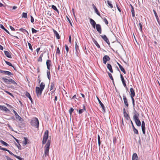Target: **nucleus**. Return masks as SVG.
<instances>
[{"mask_svg":"<svg viewBox=\"0 0 160 160\" xmlns=\"http://www.w3.org/2000/svg\"><path fill=\"white\" fill-rule=\"evenodd\" d=\"M50 144L51 140L50 139H48L44 147V154L43 155V157L44 156L45 157H46L48 155Z\"/></svg>","mask_w":160,"mask_h":160,"instance_id":"1","label":"nucleus"},{"mask_svg":"<svg viewBox=\"0 0 160 160\" xmlns=\"http://www.w3.org/2000/svg\"><path fill=\"white\" fill-rule=\"evenodd\" d=\"M134 115L133 116V119L136 124L138 127H140L141 125V122L139 120L138 116L139 114H136L137 112L136 111H135Z\"/></svg>","mask_w":160,"mask_h":160,"instance_id":"2","label":"nucleus"},{"mask_svg":"<svg viewBox=\"0 0 160 160\" xmlns=\"http://www.w3.org/2000/svg\"><path fill=\"white\" fill-rule=\"evenodd\" d=\"M30 123L32 126L37 128H38L39 122L37 118H35L32 119L30 122Z\"/></svg>","mask_w":160,"mask_h":160,"instance_id":"3","label":"nucleus"},{"mask_svg":"<svg viewBox=\"0 0 160 160\" xmlns=\"http://www.w3.org/2000/svg\"><path fill=\"white\" fill-rule=\"evenodd\" d=\"M48 130H46L44 132L42 141V144L43 145L45 144L47 140L48 137Z\"/></svg>","mask_w":160,"mask_h":160,"instance_id":"4","label":"nucleus"},{"mask_svg":"<svg viewBox=\"0 0 160 160\" xmlns=\"http://www.w3.org/2000/svg\"><path fill=\"white\" fill-rule=\"evenodd\" d=\"M0 72L4 75H7L11 76L12 75H13V73H11L10 72L8 71H4L0 69Z\"/></svg>","mask_w":160,"mask_h":160,"instance_id":"5","label":"nucleus"},{"mask_svg":"<svg viewBox=\"0 0 160 160\" xmlns=\"http://www.w3.org/2000/svg\"><path fill=\"white\" fill-rule=\"evenodd\" d=\"M36 89L37 96L38 97H39L41 96L43 90L39 88L38 87H37L36 88Z\"/></svg>","mask_w":160,"mask_h":160,"instance_id":"6","label":"nucleus"},{"mask_svg":"<svg viewBox=\"0 0 160 160\" xmlns=\"http://www.w3.org/2000/svg\"><path fill=\"white\" fill-rule=\"evenodd\" d=\"M13 112L15 115L16 119H17L19 121H22L23 120L18 114V113L14 110H13Z\"/></svg>","mask_w":160,"mask_h":160,"instance_id":"7","label":"nucleus"},{"mask_svg":"<svg viewBox=\"0 0 160 160\" xmlns=\"http://www.w3.org/2000/svg\"><path fill=\"white\" fill-rule=\"evenodd\" d=\"M103 62L104 64H106L107 61L110 60V58L108 55H105L103 58Z\"/></svg>","mask_w":160,"mask_h":160,"instance_id":"8","label":"nucleus"},{"mask_svg":"<svg viewBox=\"0 0 160 160\" xmlns=\"http://www.w3.org/2000/svg\"><path fill=\"white\" fill-rule=\"evenodd\" d=\"M101 37L103 39V40L109 45H110V43L109 42V41L108 38H107L106 36L105 35H100Z\"/></svg>","mask_w":160,"mask_h":160,"instance_id":"9","label":"nucleus"},{"mask_svg":"<svg viewBox=\"0 0 160 160\" xmlns=\"http://www.w3.org/2000/svg\"><path fill=\"white\" fill-rule=\"evenodd\" d=\"M141 127L142 133L143 134L145 135V123L144 121H142V122Z\"/></svg>","mask_w":160,"mask_h":160,"instance_id":"10","label":"nucleus"},{"mask_svg":"<svg viewBox=\"0 0 160 160\" xmlns=\"http://www.w3.org/2000/svg\"><path fill=\"white\" fill-rule=\"evenodd\" d=\"M123 98L125 105L126 107H128L129 105L128 103V99L124 94H123Z\"/></svg>","mask_w":160,"mask_h":160,"instance_id":"11","label":"nucleus"},{"mask_svg":"<svg viewBox=\"0 0 160 160\" xmlns=\"http://www.w3.org/2000/svg\"><path fill=\"white\" fill-rule=\"evenodd\" d=\"M131 123L132 126V127L133 130V131L134 133L136 134H138L139 133H138V130L135 128V127L133 125V124L131 120Z\"/></svg>","mask_w":160,"mask_h":160,"instance_id":"12","label":"nucleus"},{"mask_svg":"<svg viewBox=\"0 0 160 160\" xmlns=\"http://www.w3.org/2000/svg\"><path fill=\"white\" fill-rule=\"evenodd\" d=\"M96 28L97 31L100 34L102 33V29L101 25L99 24H97L96 25Z\"/></svg>","mask_w":160,"mask_h":160,"instance_id":"13","label":"nucleus"},{"mask_svg":"<svg viewBox=\"0 0 160 160\" xmlns=\"http://www.w3.org/2000/svg\"><path fill=\"white\" fill-rule=\"evenodd\" d=\"M97 98L98 101V102H99V104L100 105L101 107L102 108L103 111V112H105V107L104 105L102 102L99 99V98L98 97H97Z\"/></svg>","mask_w":160,"mask_h":160,"instance_id":"14","label":"nucleus"},{"mask_svg":"<svg viewBox=\"0 0 160 160\" xmlns=\"http://www.w3.org/2000/svg\"><path fill=\"white\" fill-rule=\"evenodd\" d=\"M46 65L48 70H50V67L51 64V61L50 60H47L46 61Z\"/></svg>","mask_w":160,"mask_h":160,"instance_id":"15","label":"nucleus"},{"mask_svg":"<svg viewBox=\"0 0 160 160\" xmlns=\"http://www.w3.org/2000/svg\"><path fill=\"white\" fill-rule=\"evenodd\" d=\"M92 6L94 10L96 13H97V14L99 16L101 17L100 13H99V12L98 11V10L97 9V8H96L95 6L94 5V4H92Z\"/></svg>","mask_w":160,"mask_h":160,"instance_id":"16","label":"nucleus"},{"mask_svg":"<svg viewBox=\"0 0 160 160\" xmlns=\"http://www.w3.org/2000/svg\"><path fill=\"white\" fill-rule=\"evenodd\" d=\"M90 22L91 24L92 25L93 27L95 28V25H97L95 21L92 18H90Z\"/></svg>","mask_w":160,"mask_h":160,"instance_id":"17","label":"nucleus"},{"mask_svg":"<svg viewBox=\"0 0 160 160\" xmlns=\"http://www.w3.org/2000/svg\"><path fill=\"white\" fill-rule=\"evenodd\" d=\"M5 55L6 56L10 58H12V57L11 55V52L7 51H4Z\"/></svg>","mask_w":160,"mask_h":160,"instance_id":"18","label":"nucleus"},{"mask_svg":"<svg viewBox=\"0 0 160 160\" xmlns=\"http://www.w3.org/2000/svg\"><path fill=\"white\" fill-rule=\"evenodd\" d=\"M130 96L131 97H134L135 96V92L132 88H131L130 89Z\"/></svg>","mask_w":160,"mask_h":160,"instance_id":"19","label":"nucleus"},{"mask_svg":"<svg viewBox=\"0 0 160 160\" xmlns=\"http://www.w3.org/2000/svg\"><path fill=\"white\" fill-rule=\"evenodd\" d=\"M53 32L54 35H55L57 38L59 39L60 38V36H59L58 33L55 30L53 29Z\"/></svg>","mask_w":160,"mask_h":160,"instance_id":"20","label":"nucleus"},{"mask_svg":"<svg viewBox=\"0 0 160 160\" xmlns=\"http://www.w3.org/2000/svg\"><path fill=\"white\" fill-rule=\"evenodd\" d=\"M107 67L108 69L111 73L113 72V70L112 68V67L111 64L109 63H108L107 65Z\"/></svg>","mask_w":160,"mask_h":160,"instance_id":"21","label":"nucleus"},{"mask_svg":"<svg viewBox=\"0 0 160 160\" xmlns=\"http://www.w3.org/2000/svg\"><path fill=\"white\" fill-rule=\"evenodd\" d=\"M120 78H121V79L122 81V83H123V86H124V87H126V84L125 82V81L124 80V78H123V76L121 74H120Z\"/></svg>","mask_w":160,"mask_h":160,"instance_id":"22","label":"nucleus"},{"mask_svg":"<svg viewBox=\"0 0 160 160\" xmlns=\"http://www.w3.org/2000/svg\"><path fill=\"white\" fill-rule=\"evenodd\" d=\"M2 79L3 80L4 82L7 84H9V79H8L4 77L2 78Z\"/></svg>","mask_w":160,"mask_h":160,"instance_id":"23","label":"nucleus"},{"mask_svg":"<svg viewBox=\"0 0 160 160\" xmlns=\"http://www.w3.org/2000/svg\"><path fill=\"white\" fill-rule=\"evenodd\" d=\"M138 157L136 153L133 154L132 156V160H137Z\"/></svg>","mask_w":160,"mask_h":160,"instance_id":"24","label":"nucleus"},{"mask_svg":"<svg viewBox=\"0 0 160 160\" xmlns=\"http://www.w3.org/2000/svg\"><path fill=\"white\" fill-rule=\"evenodd\" d=\"M0 27L1 28L3 29L5 31L8 33L11 36H12L10 33L4 27L2 24H0Z\"/></svg>","mask_w":160,"mask_h":160,"instance_id":"25","label":"nucleus"},{"mask_svg":"<svg viewBox=\"0 0 160 160\" xmlns=\"http://www.w3.org/2000/svg\"><path fill=\"white\" fill-rule=\"evenodd\" d=\"M26 96L28 97L29 99L32 102V99L31 96V95L29 93L27 92L26 94Z\"/></svg>","mask_w":160,"mask_h":160,"instance_id":"26","label":"nucleus"},{"mask_svg":"<svg viewBox=\"0 0 160 160\" xmlns=\"http://www.w3.org/2000/svg\"><path fill=\"white\" fill-rule=\"evenodd\" d=\"M45 84L43 82H42L40 85V87H39V88L41 89H42V90H43L45 88Z\"/></svg>","mask_w":160,"mask_h":160,"instance_id":"27","label":"nucleus"},{"mask_svg":"<svg viewBox=\"0 0 160 160\" xmlns=\"http://www.w3.org/2000/svg\"><path fill=\"white\" fill-rule=\"evenodd\" d=\"M92 41L97 47L98 48H100V46L99 45L97 41L94 38H92Z\"/></svg>","mask_w":160,"mask_h":160,"instance_id":"28","label":"nucleus"},{"mask_svg":"<svg viewBox=\"0 0 160 160\" xmlns=\"http://www.w3.org/2000/svg\"><path fill=\"white\" fill-rule=\"evenodd\" d=\"M124 116L126 119L127 120H129V119L130 118V117L129 115L127 113H124Z\"/></svg>","mask_w":160,"mask_h":160,"instance_id":"29","label":"nucleus"},{"mask_svg":"<svg viewBox=\"0 0 160 160\" xmlns=\"http://www.w3.org/2000/svg\"><path fill=\"white\" fill-rule=\"evenodd\" d=\"M11 83L13 84L14 85H17V84L16 82L14 80L12 79L11 78L9 79V84H11Z\"/></svg>","mask_w":160,"mask_h":160,"instance_id":"30","label":"nucleus"},{"mask_svg":"<svg viewBox=\"0 0 160 160\" xmlns=\"http://www.w3.org/2000/svg\"><path fill=\"white\" fill-rule=\"evenodd\" d=\"M4 61H5V63H6V64L7 65H8V66L12 67L15 70H16V69L12 65V63H11L10 62H8L5 61V60H4Z\"/></svg>","mask_w":160,"mask_h":160,"instance_id":"31","label":"nucleus"},{"mask_svg":"<svg viewBox=\"0 0 160 160\" xmlns=\"http://www.w3.org/2000/svg\"><path fill=\"white\" fill-rule=\"evenodd\" d=\"M47 77L49 79V80H50L51 79V76H50V70H47Z\"/></svg>","mask_w":160,"mask_h":160,"instance_id":"32","label":"nucleus"},{"mask_svg":"<svg viewBox=\"0 0 160 160\" xmlns=\"http://www.w3.org/2000/svg\"><path fill=\"white\" fill-rule=\"evenodd\" d=\"M19 31L24 33H25V32H26L27 33L28 35L29 34L28 32V31L25 29H24L23 28H20L19 29Z\"/></svg>","mask_w":160,"mask_h":160,"instance_id":"33","label":"nucleus"},{"mask_svg":"<svg viewBox=\"0 0 160 160\" xmlns=\"http://www.w3.org/2000/svg\"><path fill=\"white\" fill-rule=\"evenodd\" d=\"M98 142L99 146V148H100V147L101 144V141H100V137L99 135H98Z\"/></svg>","mask_w":160,"mask_h":160,"instance_id":"34","label":"nucleus"},{"mask_svg":"<svg viewBox=\"0 0 160 160\" xmlns=\"http://www.w3.org/2000/svg\"><path fill=\"white\" fill-rule=\"evenodd\" d=\"M131 7H132V9H131V12L132 13V16L133 17H135V12H134V8L131 5Z\"/></svg>","mask_w":160,"mask_h":160,"instance_id":"35","label":"nucleus"},{"mask_svg":"<svg viewBox=\"0 0 160 160\" xmlns=\"http://www.w3.org/2000/svg\"><path fill=\"white\" fill-rule=\"evenodd\" d=\"M22 18H27V12H23L22 14Z\"/></svg>","mask_w":160,"mask_h":160,"instance_id":"36","label":"nucleus"},{"mask_svg":"<svg viewBox=\"0 0 160 160\" xmlns=\"http://www.w3.org/2000/svg\"><path fill=\"white\" fill-rule=\"evenodd\" d=\"M107 3L108 6L111 8H113V5L112 4L111 2L109 1L108 0L107 1Z\"/></svg>","mask_w":160,"mask_h":160,"instance_id":"37","label":"nucleus"},{"mask_svg":"<svg viewBox=\"0 0 160 160\" xmlns=\"http://www.w3.org/2000/svg\"><path fill=\"white\" fill-rule=\"evenodd\" d=\"M24 140L23 141V144L24 145H26L27 144V141L28 139L27 138L24 137Z\"/></svg>","mask_w":160,"mask_h":160,"instance_id":"38","label":"nucleus"},{"mask_svg":"<svg viewBox=\"0 0 160 160\" xmlns=\"http://www.w3.org/2000/svg\"><path fill=\"white\" fill-rule=\"evenodd\" d=\"M0 142L5 146H9V145L8 143H7L6 142H4V141H3L2 140H0Z\"/></svg>","mask_w":160,"mask_h":160,"instance_id":"39","label":"nucleus"},{"mask_svg":"<svg viewBox=\"0 0 160 160\" xmlns=\"http://www.w3.org/2000/svg\"><path fill=\"white\" fill-rule=\"evenodd\" d=\"M120 69L123 72L124 74H126V72L124 70V69L123 68L122 66H120Z\"/></svg>","mask_w":160,"mask_h":160,"instance_id":"40","label":"nucleus"},{"mask_svg":"<svg viewBox=\"0 0 160 160\" xmlns=\"http://www.w3.org/2000/svg\"><path fill=\"white\" fill-rule=\"evenodd\" d=\"M108 75L110 78L112 80L113 82L114 81L113 79V77L112 76V74L109 73V72H108Z\"/></svg>","mask_w":160,"mask_h":160,"instance_id":"41","label":"nucleus"},{"mask_svg":"<svg viewBox=\"0 0 160 160\" xmlns=\"http://www.w3.org/2000/svg\"><path fill=\"white\" fill-rule=\"evenodd\" d=\"M28 44L29 47V48L30 49L31 51L32 52L33 50L32 48V46L31 43L29 42H28Z\"/></svg>","mask_w":160,"mask_h":160,"instance_id":"42","label":"nucleus"},{"mask_svg":"<svg viewBox=\"0 0 160 160\" xmlns=\"http://www.w3.org/2000/svg\"><path fill=\"white\" fill-rule=\"evenodd\" d=\"M2 110L6 112L9 111V110L7 108L4 106H3Z\"/></svg>","mask_w":160,"mask_h":160,"instance_id":"43","label":"nucleus"},{"mask_svg":"<svg viewBox=\"0 0 160 160\" xmlns=\"http://www.w3.org/2000/svg\"><path fill=\"white\" fill-rule=\"evenodd\" d=\"M18 144H17L16 143H15V144L17 145V147H18V149L19 150H21V146L19 142L18 143Z\"/></svg>","mask_w":160,"mask_h":160,"instance_id":"44","label":"nucleus"},{"mask_svg":"<svg viewBox=\"0 0 160 160\" xmlns=\"http://www.w3.org/2000/svg\"><path fill=\"white\" fill-rule=\"evenodd\" d=\"M75 50H76V51L78 50V51H79V46L77 45L76 42V44H75Z\"/></svg>","mask_w":160,"mask_h":160,"instance_id":"45","label":"nucleus"},{"mask_svg":"<svg viewBox=\"0 0 160 160\" xmlns=\"http://www.w3.org/2000/svg\"><path fill=\"white\" fill-rule=\"evenodd\" d=\"M32 33H36L38 32V31L35 29L33 28H32Z\"/></svg>","mask_w":160,"mask_h":160,"instance_id":"46","label":"nucleus"},{"mask_svg":"<svg viewBox=\"0 0 160 160\" xmlns=\"http://www.w3.org/2000/svg\"><path fill=\"white\" fill-rule=\"evenodd\" d=\"M74 110V109L72 108H71L69 110V113L71 115L72 114V113L73 111Z\"/></svg>","mask_w":160,"mask_h":160,"instance_id":"47","label":"nucleus"},{"mask_svg":"<svg viewBox=\"0 0 160 160\" xmlns=\"http://www.w3.org/2000/svg\"><path fill=\"white\" fill-rule=\"evenodd\" d=\"M104 22H105V24L108 25V22L106 18H104L103 19Z\"/></svg>","mask_w":160,"mask_h":160,"instance_id":"48","label":"nucleus"},{"mask_svg":"<svg viewBox=\"0 0 160 160\" xmlns=\"http://www.w3.org/2000/svg\"><path fill=\"white\" fill-rule=\"evenodd\" d=\"M51 86L50 88V90H52L53 89V88L54 86V85L53 83V82L51 83Z\"/></svg>","mask_w":160,"mask_h":160,"instance_id":"49","label":"nucleus"},{"mask_svg":"<svg viewBox=\"0 0 160 160\" xmlns=\"http://www.w3.org/2000/svg\"><path fill=\"white\" fill-rule=\"evenodd\" d=\"M14 157L17 158L19 160H22V158L20 157L19 156H17L16 155H14Z\"/></svg>","mask_w":160,"mask_h":160,"instance_id":"50","label":"nucleus"},{"mask_svg":"<svg viewBox=\"0 0 160 160\" xmlns=\"http://www.w3.org/2000/svg\"><path fill=\"white\" fill-rule=\"evenodd\" d=\"M139 25L140 27V30L141 31H142V26L141 22L139 23Z\"/></svg>","mask_w":160,"mask_h":160,"instance_id":"51","label":"nucleus"},{"mask_svg":"<svg viewBox=\"0 0 160 160\" xmlns=\"http://www.w3.org/2000/svg\"><path fill=\"white\" fill-rule=\"evenodd\" d=\"M131 98L132 99V105H133V106H134L135 105V103H134L135 101H134V99L133 98V97H131Z\"/></svg>","mask_w":160,"mask_h":160,"instance_id":"52","label":"nucleus"},{"mask_svg":"<svg viewBox=\"0 0 160 160\" xmlns=\"http://www.w3.org/2000/svg\"><path fill=\"white\" fill-rule=\"evenodd\" d=\"M60 53V51L58 47L57 49L56 54H59Z\"/></svg>","mask_w":160,"mask_h":160,"instance_id":"53","label":"nucleus"},{"mask_svg":"<svg viewBox=\"0 0 160 160\" xmlns=\"http://www.w3.org/2000/svg\"><path fill=\"white\" fill-rule=\"evenodd\" d=\"M5 92H6L7 93H8V94L9 95H10L12 97H13V96L12 95V93H11L10 92H9L8 91H5Z\"/></svg>","mask_w":160,"mask_h":160,"instance_id":"54","label":"nucleus"},{"mask_svg":"<svg viewBox=\"0 0 160 160\" xmlns=\"http://www.w3.org/2000/svg\"><path fill=\"white\" fill-rule=\"evenodd\" d=\"M84 111L82 109H80L78 111V113L79 114H81L82 113V112Z\"/></svg>","mask_w":160,"mask_h":160,"instance_id":"55","label":"nucleus"},{"mask_svg":"<svg viewBox=\"0 0 160 160\" xmlns=\"http://www.w3.org/2000/svg\"><path fill=\"white\" fill-rule=\"evenodd\" d=\"M31 17V22L33 23L34 22V19L33 17L32 16H30Z\"/></svg>","mask_w":160,"mask_h":160,"instance_id":"56","label":"nucleus"},{"mask_svg":"<svg viewBox=\"0 0 160 160\" xmlns=\"http://www.w3.org/2000/svg\"><path fill=\"white\" fill-rule=\"evenodd\" d=\"M52 9H53L54 10H55L57 9V7L54 5H52Z\"/></svg>","mask_w":160,"mask_h":160,"instance_id":"57","label":"nucleus"},{"mask_svg":"<svg viewBox=\"0 0 160 160\" xmlns=\"http://www.w3.org/2000/svg\"><path fill=\"white\" fill-rule=\"evenodd\" d=\"M65 49L67 51V53L68 52L69 48L68 46L67 45H65Z\"/></svg>","mask_w":160,"mask_h":160,"instance_id":"58","label":"nucleus"},{"mask_svg":"<svg viewBox=\"0 0 160 160\" xmlns=\"http://www.w3.org/2000/svg\"><path fill=\"white\" fill-rule=\"evenodd\" d=\"M8 126L9 128V129L11 130L12 131H13V129L12 128V127L9 124H8Z\"/></svg>","mask_w":160,"mask_h":160,"instance_id":"59","label":"nucleus"},{"mask_svg":"<svg viewBox=\"0 0 160 160\" xmlns=\"http://www.w3.org/2000/svg\"><path fill=\"white\" fill-rule=\"evenodd\" d=\"M7 151H8L10 154L11 155H13L14 156V155H15L13 154L12 152H11L10 151L8 150H7Z\"/></svg>","mask_w":160,"mask_h":160,"instance_id":"60","label":"nucleus"},{"mask_svg":"<svg viewBox=\"0 0 160 160\" xmlns=\"http://www.w3.org/2000/svg\"><path fill=\"white\" fill-rule=\"evenodd\" d=\"M117 141V139L116 137H113V142L114 144H115L116 142Z\"/></svg>","mask_w":160,"mask_h":160,"instance_id":"61","label":"nucleus"},{"mask_svg":"<svg viewBox=\"0 0 160 160\" xmlns=\"http://www.w3.org/2000/svg\"><path fill=\"white\" fill-rule=\"evenodd\" d=\"M153 12H154V14L155 15V17L158 16V15L157 14V13L156 11L154 10H153Z\"/></svg>","mask_w":160,"mask_h":160,"instance_id":"62","label":"nucleus"},{"mask_svg":"<svg viewBox=\"0 0 160 160\" xmlns=\"http://www.w3.org/2000/svg\"><path fill=\"white\" fill-rule=\"evenodd\" d=\"M156 18L157 22L159 24H160V22H159V18H158V16L156 17Z\"/></svg>","mask_w":160,"mask_h":160,"instance_id":"63","label":"nucleus"},{"mask_svg":"<svg viewBox=\"0 0 160 160\" xmlns=\"http://www.w3.org/2000/svg\"><path fill=\"white\" fill-rule=\"evenodd\" d=\"M76 55L77 56H78L79 55V51H78V50H77V51H76Z\"/></svg>","mask_w":160,"mask_h":160,"instance_id":"64","label":"nucleus"}]
</instances>
